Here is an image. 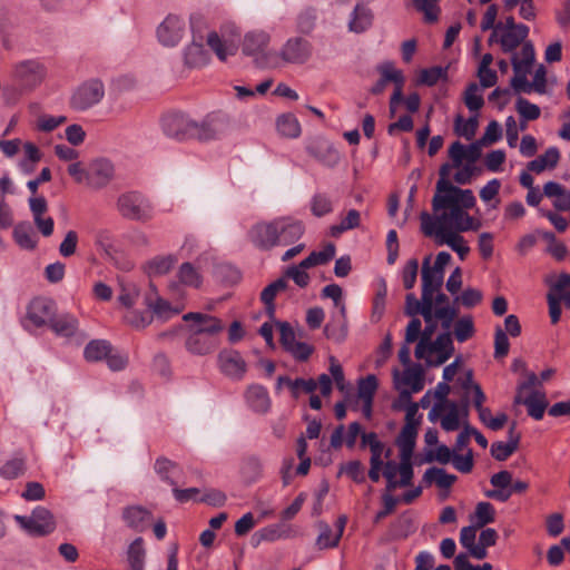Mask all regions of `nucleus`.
Segmentation results:
<instances>
[{"mask_svg": "<svg viewBox=\"0 0 570 570\" xmlns=\"http://www.w3.org/2000/svg\"><path fill=\"white\" fill-rule=\"evenodd\" d=\"M450 166L441 167V178L432 199L433 214L430 215V238L436 246H449L464 261L470 247L461 235L464 232H476L482 224L479 218L471 216L468 210L476 204L471 189H461L448 178Z\"/></svg>", "mask_w": 570, "mask_h": 570, "instance_id": "obj_1", "label": "nucleus"}, {"mask_svg": "<svg viewBox=\"0 0 570 570\" xmlns=\"http://www.w3.org/2000/svg\"><path fill=\"white\" fill-rule=\"evenodd\" d=\"M537 383V374L533 372L527 373V379L518 384L514 404L525 405L529 416L539 421L544 415L548 401L543 392L532 390Z\"/></svg>", "mask_w": 570, "mask_h": 570, "instance_id": "obj_2", "label": "nucleus"}, {"mask_svg": "<svg viewBox=\"0 0 570 570\" xmlns=\"http://www.w3.org/2000/svg\"><path fill=\"white\" fill-rule=\"evenodd\" d=\"M377 71L380 72V79L371 88V92L373 95H380L384 91L387 82L394 83V91L390 98V114L393 117L396 112V109L403 100V88L405 83V77L402 70L396 69L394 62L384 61L377 67Z\"/></svg>", "mask_w": 570, "mask_h": 570, "instance_id": "obj_3", "label": "nucleus"}, {"mask_svg": "<svg viewBox=\"0 0 570 570\" xmlns=\"http://www.w3.org/2000/svg\"><path fill=\"white\" fill-rule=\"evenodd\" d=\"M535 59L534 46L531 41L523 43L519 53H513L511 63L514 76L511 79V86L518 92H531L532 85L528 81L527 76L530 73Z\"/></svg>", "mask_w": 570, "mask_h": 570, "instance_id": "obj_4", "label": "nucleus"}, {"mask_svg": "<svg viewBox=\"0 0 570 570\" xmlns=\"http://www.w3.org/2000/svg\"><path fill=\"white\" fill-rule=\"evenodd\" d=\"M469 415V401L466 395L459 405L454 401L434 403L430 410V421H440L444 431L452 432L460 428V417Z\"/></svg>", "mask_w": 570, "mask_h": 570, "instance_id": "obj_5", "label": "nucleus"}, {"mask_svg": "<svg viewBox=\"0 0 570 570\" xmlns=\"http://www.w3.org/2000/svg\"><path fill=\"white\" fill-rule=\"evenodd\" d=\"M415 341H419L414 351L415 357L428 361V325L422 330V323L419 318H413L409 322L404 344L399 351V360L404 366L411 365V350L409 344Z\"/></svg>", "mask_w": 570, "mask_h": 570, "instance_id": "obj_6", "label": "nucleus"}, {"mask_svg": "<svg viewBox=\"0 0 570 570\" xmlns=\"http://www.w3.org/2000/svg\"><path fill=\"white\" fill-rule=\"evenodd\" d=\"M193 139L202 142L223 138L229 131V118L220 111L207 114L200 121L194 120Z\"/></svg>", "mask_w": 570, "mask_h": 570, "instance_id": "obj_7", "label": "nucleus"}, {"mask_svg": "<svg viewBox=\"0 0 570 570\" xmlns=\"http://www.w3.org/2000/svg\"><path fill=\"white\" fill-rule=\"evenodd\" d=\"M116 205L119 214L126 219L147 222L153 217V206L149 200L138 191L121 194Z\"/></svg>", "mask_w": 570, "mask_h": 570, "instance_id": "obj_8", "label": "nucleus"}, {"mask_svg": "<svg viewBox=\"0 0 570 570\" xmlns=\"http://www.w3.org/2000/svg\"><path fill=\"white\" fill-rule=\"evenodd\" d=\"M13 519L31 537H45L56 529L52 513L43 507L35 508L29 517L16 514Z\"/></svg>", "mask_w": 570, "mask_h": 570, "instance_id": "obj_9", "label": "nucleus"}, {"mask_svg": "<svg viewBox=\"0 0 570 570\" xmlns=\"http://www.w3.org/2000/svg\"><path fill=\"white\" fill-rule=\"evenodd\" d=\"M104 96V83L99 79H90L75 90L70 106L75 110L83 111L100 102Z\"/></svg>", "mask_w": 570, "mask_h": 570, "instance_id": "obj_10", "label": "nucleus"}, {"mask_svg": "<svg viewBox=\"0 0 570 570\" xmlns=\"http://www.w3.org/2000/svg\"><path fill=\"white\" fill-rule=\"evenodd\" d=\"M394 384L401 390V397L410 400L411 392H419L424 387V372L421 364H412L401 374L394 370Z\"/></svg>", "mask_w": 570, "mask_h": 570, "instance_id": "obj_11", "label": "nucleus"}, {"mask_svg": "<svg viewBox=\"0 0 570 570\" xmlns=\"http://www.w3.org/2000/svg\"><path fill=\"white\" fill-rule=\"evenodd\" d=\"M161 128L166 136L178 141L193 139L194 119L187 115L167 114L161 119Z\"/></svg>", "mask_w": 570, "mask_h": 570, "instance_id": "obj_12", "label": "nucleus"}, {"mask_svg": "<svg viewBox=\"0 0 570 570\" xmlns=\"http://www.w3.org/2000/svg\"><path fill=\"white\" fill-rule=\"evenodd\" d=\"M305 149L311 157L328 168H334L341 160V155L333 142L321 136L311 138Z\"/></svg>", "mask_w": 570, "mask_h": 570, "instance_id": "obj_13", "label": "nucleus"}, {"mask_svg": "<svg viewBox=\"0 0 570 570\" xmlns=\"http://www.w3.org/2000/svg\"><path fill=\"white\" fill-rule=\"evenodd\" d=\"M269 42V35L264 31L248 32L245 36L243 43V52L246 56H254L255 63L259 68L269 66V57L273 56L269 52H265V49Z\"/></svg>", "mask_w": 570, "mask_h": 570, "instance_id": "obj_14", "label": "nucleus"}, {"mask_svg": "<svg viewBox=\"0 0 570 570\" xmlns=\"http://www.w3.org/2000/svg\"><path fill=\"white\" fill-rule=\"evenodd\" d=\"M45 67L35 60L22 61L16 65L13 70L14 79L27 90H31L39 86L45 79Z\"/></svg>", "mask_w": 570, "mask_h": 570, "instance_id": "obj_15", "label": "nucleus"}, {"mask_svg": "<svg viewBox=\"0 0 570 570\" xmlns=\"http://www.w3.org/2000/svg\"><path fill=\"white\" fill-rule=\"evenodd\" d=\"M417 429L411 424H404L395 443L400 450V459H402V470L404 478L407 479L411 473V461L416 444Z\"/></svg>", "mask_w": 570, "mask_h": 570, "instance_id": "obj_16", "label": "nucleus"}, {"mask_svg": "<svg viewBox=\"0 0 570 570\" xmlns=\"http://www.w3.org/2000/svg\"><path fill=\"white\" fill-rule=\"evenodd\" d=\"M276 219L257 223L248 232L249 242L259 250H271L277 246Z\"/></svg>", "mask_w": 570, "mask_h": 570, "instance_id": "obj_17", "label": "nucleus"}, {"mask_svg": "<svg viewBox=\"0 0 570 570\" xmlns=\"http://www.w3.org/2000/svg\"><path fill=\"white\" fill-rule=\"evenodd\" d=\"M56 313L55 301L48 297H36L28 306L27 316L36 327H42L50 325Z\"/></svg>", "mask_w": 570, "mask_h": 570, "instance_id": "obj_18", "label": "nucleus"}, {"mask_svg": "<svg viewBox=\"0 0 570 570\" xmlns=\"http://www.w3.org/2000/svg\"><path fill=\"white\" fill-rule=\"evenodd\" d=\"M88 187L101 189L115 177L114 164L107 158H97L88 164Z\"/></svg>", "mask_w": 570, "mask_h": 570, "instance_id": "obj_19", "label": "nucleus"}, {"mask_svg": "<svg viewBox=\"0 0 570 570\" xmlns=\"http://www.w3.org/2000/svg\"><path fill=\"white\" fill-rule=\"evenodd\" d=\"M220 372L236 381H240L246 371L247 364L240 353L235 350H224L217 357Z\"/></svg>", "mask_w": 570, "mask_h": 570, "instance_id": "obj_20", "label": "nucleus"}, {"mask_svg": "<svg viewBox=\"0 0 570 570\" xmlns=\"http://www.w3.org/2000/svg\"><path fill=\"white\" fill-rule=\"evenodd\" d=\"M177 281H173L168 285V289L173 294L180 295L181 286L199 288L203 284V275L199 269L189 262L183 263L176 273Z\"/></svg>", "mask_w": 570, "mask_h": 570, "instance_id": "obj_21", "label": "nucleus"}, {"mask_svg": "<svg viewBox=\"0 0 570 570\" xmlns=\"http://www.w3.org/2000/svg\"><path fill=\"white\" fill-rule=\"evenodd\" d=\"M185 32V22L175 14H168L157 29L158 40L167 47L178 45Z\"/></svg>", "mask_w": 570, "mask_h": 570, "instance_id": "obj_22", "label": "nucleus"}, {"mask_svg": "<svg viewBox=\"0 0 570 570\" xmlns=\"http://www.w3.org/2000/svg\"><path fill=\"white\" fill-rule=\"evenodd\" d=\"M277 246H288L297 242L305 232L303 222L292 217L276 218Z\"/></svg>", "mask_w": 570, "mask_h": 570, "instance_id": "obj_23", "label": "nucleus"}, {"mask_svg": "<svg viewBox=\"0 0 570 570\" xmlns=\"http://www.w3.org/2000/svg\"><path fill=\"white\" fill-rule=\"evenodd\" d=\"M461 386L464 390V393L466 396L472 393L473 394V405L475 410L478 411L480 421L487 426V424L490 421V417H492L491 410L489 407H485L483 404L487 400V396L484 392L482 391V387L480 384L473 382V373L472 371H469L464 379H462Z\"/></svg>", "mask_w": 570, "mask_h": 570, "instance_id": "obj_24", "label": "nucleus"}, {"mask_svg": "<svg viewBox=\"0 0 570 570\" xmlns=\"http://www.w3.org/2000/svg\"><path fill=\"white\" fill-rule=\"evenodd\" d=\"M312 55V45L302 37L289 38L284 45L281 57L289 63H304Z\"/></svg>", "mask_w": 570, "mask_h": 570, "instance_id": "obj_25", "label": "nucleus"}, {"mask_svg": "<svg viewBox=\"0 0 570 570\" xmlns=\"http://www.w3.org/2000/svg\"><path fill=\"white\" fill-rule=\"evenodd\" d=\"M454 353L451 332H443L430 341V367H438L445 363Z\"/></svg>", "mask_w": 570, "mask_h": 570, "instance_id": "obj_26", "label": "nucleus"}, {"mask_svg": "<svg viewBox=\"0 0 570 570\" xmlns=\"http://www.w3.org/2000/svg\"><path fill=\"white\" fill-rule=\"evenodd\" d=\"M183 320L185 322L193 321L195 324L191 330L206 336L217 337L224 330V324L219 318L204 313L189 312L183 316Z\"/></svg>", "mask_w": 570, "mask_h": 570, "instance_id": "obj_27", "label": "nucleus"}, {"mask_svg": "<svg viewBox=\"0 0 570 570\" xmlns=\"http://www.w3.org/2000/svg\"><path fill=\"white\" fill-rule=\"evenodd\" d=\"M529 27L523 23H519L517 30H509L499 32L494 41L500 43L501 50L504 53H515L514 50L523 43L528 42L525 39L529 36Z\"/></svg>", "mask_w": 570, "mask_h": 570, "instance_id": "obj_28", "label": "nucleus"}, {"mask_svg": "<svg viewBox=\"0 0 570 570\" xmlns=\"http://www.w3.org/2000/svg\"><path fill=\"white\" fill-rule=\"evenodd\" d=\"M219 344L217 337L206 336L191 330L185 341L186 350L195 355H206L214 352Z\"/></svg>", "mask_w": 570, "mask_h": 570, "instance_id": "obj_29", "label": "nucleus"}, {"mask_svg": "<svg viewBox=\"0 0 570 570\" xmlns=\"http://www.w3.org/2000/svg\"><path fill=\"white\" fill-rule=\"evenodd\" d=\"M402 466V459H400L399 463L395 461H387L385 464L383 463V475L386 479V488L389 491L411 484L413 479V466L411 465V473L407 479L404 478Z\"/></svg>", "mask_w": 570, "mask_h": 570, "instance_id": "obj_30", "label": "nucleus"}, {"mask_svg": "<svg viewBox=\"0 0 570 570\" xmlns=\"http://www.w3.org/2000/svg\"><path fill=\"white\" fill-rule=\"evenodd\" d=\"M122 518L129 528L144 532L153 521V513L140 505H134L124 510Z\"/></svg>", "mask_w": 570, "mask_h": 570, "instance_id": "obj_31", "label": "nucleus"}, {"mask_svg": "<svg viewBox=\"0 0 570 570\" xmlns=\"http://www.w3.org/2000/svg\"><path fill=\"white\" fill-rule=\"evenodd\" d=\"M247 405L256 413H267L271 409V397L267 390L259 384L248 386L245 393Z\"/></svg>", "mask_w": 570, "mask_h": 570, "instance_id": "obj_32", "label": "nucleus"}, {"mask_svg": "<svg viewBox=\"0 0 570 570\" xmlns=\"http://www.w3.org/2000/svg\"><path fill=\"white\" fill-rule=\"evenodd\" d=\"M283 385H286L294 399H298L301 393H314L317 387V383L313 379H295L292 380L288 376H278L276 389L281 390Z\"/></svg>", "mask_w": 570, "mask_h": 570, "instance_id": "obj_33", "label": "nucleus"}, {"mask_svg": "<svg viewBox=\"0 0 570 570\" xmlns=\"http://www.w3.org/2000/svg\"><path fill=\"white\" fill-rule=\"evenodd\" d=\"M49 327L57 336L71 337L78 330V320L69 313H56Z\"/></svg>", "mask_w": 570, "mask_h": 570, "instance_id": "obj_34", "label": "nucleus"}, {"mask_svg": "<svg viewBox=\"0 0 570 570\" xmlns=\"http://www.w3.org/2000/svg\"><path fill=\"white\" fill-rule=\"evenodd\" d=\"M209 60L210 56L202 43L193 41L185 48L184 61L188 68H202L206 66Z\"/></svg>", "mask_w": 570, "mask_h": 570, "instance_id": "obj_35", "label": "nucleus"}, {"mask_svg": "<svg viewBox=\"0 0 570 570\" xmlns=\"http://www.w3.org/2000/svg\"><path fill=\"white\" fill-rule=\"evenodd\" d=\"M373 22V13L363 3H357L352 12L348 28L351 31L361 33L367 30Z\"/></svg>", "mask_w": 570, "mask_h": 570, "instance_id": "obj_36", "label": "nucleus"}, {"mask_svg": "<svg viewBox=\"0 0 570 570\" xmlns=\"http://www.w3.org/2000/svg\"><path fill=\"white\" fill-rule=\"evenodd\" d=\"M178 263V258L174 254L159 255L146 263V271L149 276H163L168 274Z\"/></svg>", "mask_w": 570, "mask_h": 570, "instance_id": "obj_37", "label": "nucleus"}, {"mask_svg": "<svg viewBox=\"0 0 570 570\" xmlns=\"http://www.w3.org/2000/svg\"><path fill=\"white\" fill-rule=\"evenodd\" d=\"M288 282L285 277H279L269 285H267L261 293V301L266 307L267 314L273 317L275 313L274 299L279 292L287 288Z\"/></svg>", "mask_w": 570, "mask_h": 570, "instance_id": "obj_38", "label": "nucleus"}, {"mask_svg": "<svg viewBox=\"0 0 570 570\" xmlns=\"http://www.w3.org/2000/svg\"><path fill=\"white\" fill-rule=\"evenodd\" d=\"M405 314L411 316L412 320L420 314L425 323H428V294L424 293V287H421V298L417 299L413 293H409L405 297Z\"/></svg>", "mask_w": 570, "mask_h": 570, "instance_id": "obj_39", "label": "nucleus"}, {"mask_svg": "<svg viewBox=\"0 0 570 570\" xmlns=\"http://www.w3.org/2000/svg\"><path fill=\"white\" fill-rule=\"evenodd\" d=\"M455 452L444 444H438V433L430 430V463L448 464L452 462Z\"/></svg>", "mask_w": 570, "mask_h": 570, "instance_id": "obj_40", "label": "nucleus"}, {"mask_svg": "<svg viewBox=\"0 0 570 570\" xmlns=\"http://www.w3.org/2000/svg\"><path fill=\"white\" fill-rule=\"evenodd\" d=\"M560 153L557 147L548 148L543 155L528 163L527 167L530 171L540 174L546 168H554L559 161Z\"/></svg>", "mask_w": 570, "mask_h": 570, "instance_id": "obj_41", "label": "nucleus"}, {"mask_svg": "<svg viewBox=\"0 0 570 570\" xmlns=\"http://www.w3.org/2000/svg\"><path fill=\"white\" fill-rule=\"evenodd\" d=\"M112 351L114 347L110 342L106 340H92L85 346L83 357L88 362H100Z\"/></svg>", "mask_w": 570, "mask_h": 570, "instance_id": "obj_42", "label": "nucleus"}, {"mask_svg": "<svg viewBox=\"0 0 570 570\" xmlns=\"http://www.w3.org/2000/svg\"><path fill=\"white\" fill-rule=\"evenodd\" d=\"M146 305L148 308L159 318L168 320L174 315H178L183 307H173L170 303L159 296L153 298L151 296L146 297Z\"/></svg>", "mask_w": 570, "mask_h": 570, "instance_id": "obj_43", "label": "nucleus"}, {"mask_svg": "<svg viewBox=\"0 0 570 570\" xmlns=\"http://www.w3.org/2000/svg\"><path fill=\"white\" fill-rule=\"evenodd\" d=\"M459 311L456 307L446 306H433L432 299H430V336L434 333L436 324L434 321L442 322L444 320H455Z\"/></svg>", "mask_w": 570, "mask_h": 570, "instance_id": "obj_44", "label": "nucleus"}, {"mask_svg": "<svg viewBox=\"0 0 570 570\" xmlns=\"http://www.w3.org/2000/svg\"><path fill=\"white\" fill-rule=\"evenodd\" d=\"M278 132L287 138H297L301 135V125L293 114L281 115L276 120Z\"/></svg>", "mask_w": 570, "mask_h": 570, "instance_id": "obj_45", "label": "nucleus"}, {"mask_svg": "<svg viewBox=\"0 0 570 570\" xmlns=\"http://www.w3.org/2000/svg\"><path fill=\"white\" fill-rule=\"evenodd\" d=\"M154 469L164 482L171 487L177 485V482L173 478V475L176 474V471L179 469L177 463L165 456H159L155 461Z\"/></svg>", "mask_w": 570, "mask_h": 570, "instance_id": "obj_46", "label": "nucleus"}, {"mask_svg": "<svg viewBox=\"0 0 570 570\" xmlns=\"http://www.w3.org/2000/svg\"><path fill=\"white\" fill-rule=\"evenodd\" d=\"M361 224V215L356 209H350L346 216L341 220L340 224L333 225L330 228V235L332 237H340L343 233L350 229L357 228Z\"/></svg>", "mask_w": 570, "mask_h": 570, "instance_id": "obj_47", "label": "nucleus"}, {"mask_svg": "<svg viewBox=\"0 0 570 570\" xmlns=\"http://www.w3.org/2000/svg\"><path fill=\"white\" fill-rule=\"evenodd\" d=\"M499 534L497 530L487 528L481 531L479 535L478 548L474 550V558L478 560L485 559L488 556L487 549L497 544Z\"/></svg>", "mask_w": 570, "mask_h": 570, "instance_id": "obj_48", "label": "nucleus"}, {"mask_svg": "<svg viewBox=\"0 0 570 570\" xmlns=\"http://www.w3.org/2000/svg\"><path fill=\"white\" fill-rule=\"evenodd\" d=\"M26 472V459L22 455H17L0 468V475L7 480L19 478Z\"/></svg>", "mask_w": 570, "mask_h": 570, "instance_id": "obj_49", "label": "nucleus"}, {"mask_svg": "<svg viewBox=\"0 0 570 570\" xmlns=\"http://www.w3.org/2000/svg\"><path fill=\"white\" fill-rule=\"evenodd\" d=\"M320 534L316 539L318 549H331L338 546L341 534L333 533L332 528L324 521L318 522Z\"/></svg>", "mask_w": 570, "mask_h": 570, "instance_id": "obj_50", "label": "nucleus"}, {"mask_svg": "<svg viewBox=\"0 0 570 570\" xmlns=\"http://www.w3.org/2000/svg\"><path fill=\"white\" fill-rule=\"evenodd\" d=\"M128 562L131 570H144L145 549L142 538L135 539L129 546Z\"/></svg>", "mask_w": 570, "mask_h": 570, "instance_id": "obj_51", "label": "nucleus"}, {"mask_svg": "<svg viewBox=\"0 0 570 570\" xmlns=\"http://www.w3.org/2000/svg\"><path fill=\"white\" fill-rule=\"evenodd\" d=\"M240 471L246 480L255 482L263 474V463L256 455L247 456L243 460Z\"/></svg>", "mask_w": 570, "mask_h": 570, "instance_id": "obj_52", "label": "nucleus"}, {"mask_svg": "<svg viewBox=\"0 0 570 570\" xmlns=\"http://www.w3.org/2000/svg\"><path fill=\"white\" fill-rule=\"evenodd\" d=\"M474 322L471 316H463L455 321L453 325V334L458 342H466L474 335Z\"/></svg>", "mask_w": 570, "mask_h": 570, "instance_id": "obj_53", "label": "nucleus"}, {"mask_svg": "<svg viewBox=\"0 0 570 570\" xmlns=\"http://www.w3.org/2000/svg\"><path fill=\"white\" fill-rule=\"evenodd\" d=\"M498 16V7L495 4H490L482 18L481 29L483 31L492 29V33L489 38V43L494 42V38L498 37L499 30L502 28V22H495Z\"/></svg>", "mask_w": 570, "mask_h": 570, "instance_id": "obj_54", "label": "nucleus"}, {"mask_svg": "<svg viewBox=\"0 0 570 570\" xmlns=\"http://www.w3.org/2000/svg\"><path fill=\"white\" fill-rule=\"evenodd\" d=\"M311 212L315 217H323L333 212V203L328 195L324 193L315 194L309 203Z\"/></svg>", "mask_w": 570, "mask_h": 570, "instance_id": "obj_55", "label": "nucleus"}, {"mask_svg": "<svg viewBox=\"0 0 570 570\" xmlns=\"http://www.w3.org/2000/svg\"><path fill=\"white\" fill-rule=\"evenodd\" d=\"M474 524L480 529L495 520V509L490 502H479L474 511Z\"/></svg>", "mask_w": 570, "mask_h": 570, "instance_id": "obj_56", "label": "nucleus"}, {"mask_svg": "<svg viewBox=\"0 0 570 570\" xmlns=\"http://www.w3.org/2000/svg\"><path fill=\"white\" fill-rule=\"evenodd\" d=\"M478 116H472L468 120H464V118L461 115H458L455 118V132L459 136L464 137L468 140H471L476 132L478 129Z\"/></svg>", "mask_w": 570, "mask_h": 570, "instance_id": "obj_57", "label": "nucleus"}, {"mask_svg": "<svg viewBox=\"0 0 570 570\" xmlns=\"http://www.w3.org/2000/svg\"><path fill=\"white\" fill-rule=\"evenodd\" d=\"M515 109L524 121L537 120L541 115V109L538 105L530 102L523 97H519L515 102Z\"/></svg>", "mask_w": 570, "mask_h": 570, "instance_id": "obj_58", "label": "nucleus"}, {"mask_svg": "<svg viewBox=\"0 0 570 570\" xmlns=\"http://www.w3.org/2000/svg\"><path fill=\"white\" fill-rule=\"evenodd\" d=\"M456 480L455 474H450L442 468L430 466V484L434 483L438 488L451 489Z\"/></svg>", "mask_w": 570, "mask_h": 570, "instance_id": "obj_59", "label": "nucleus"}, {"mask_svg": "<svg viewBox=\"0 0 570 570\" xmlns=\"http://www.w3.org/2000/svg\"><path fill=\"white\" fill-rule=\"evenodd\" d=\"M379 382L374 374H368L365 377L358 380L357 383V396L361 400H373L377 390Z\"/></svg>", "mask_w": 570, "mask_h": 570, "instance_id": "obj_60", "label": "nucleus"}, {"mask_svg": "<svg viewBox=\"0 0 570 570\" xmlns=\"http://www.w3.org/2000/svg\"><path fill=\"white\" fill-rule=\"evenodd\" d=\"M518 450V438L508 442H494L491 445V454L498 461H505Z\"/></svg>", "mask_w": 570, "mask_h": 570, "instance_id": "obj_61", "label": "nucleus"}, {"mask_svg": "<svg viewBox=\"0 0 570 570\" xmlns=\"http://www.w3.org/2000/svg\"><path fill=\"white\" fill-rule=\"evenodd\" d=\"M465 106L471 111H478L480 110L484 105V99L481 94H479V87L475 82L469 83L464 91L463 97Z\"/></svg>", "mask_w": 570, "mask_h": 570, "instance_id": "obj_62", "label": "nucleus"}, {"mask_svg": "<svg viewBox=\"0 0 570 570\" xmlns=\"http://www.w3.org/2000/svg\"><path fill=\"white\" fill-rule=\"evenodd\" d=\"M13 238L22 248L33 249L36 247V240L30 233L28 224H18L13 229Z\"/></svg>", "mask_w": 570, "mask_h": 570, "instance_id": "obj_63", "label": "nucleus"}, {"mask_svg": "<svg viewBox=\"0 0 570 570\" xmlns=\"http://www.w3.org/2000/svg\"><path fill=\"white\" fill-rule=\"evenodd\" d=\"M480 529L475 524L463 527L460 532V543L463 548H465L470 556L474 558V550L478 548V543H475L476 531Z\"/></svg>", "mask_w": 570, "mask_h": 570, "instance_id": "obj_64", "label": "nucleus"}]
</instances>
